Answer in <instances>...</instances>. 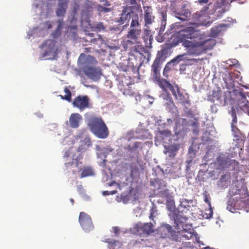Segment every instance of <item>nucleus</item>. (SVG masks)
Listing matches in <instances>:
<instances>
[{"instance_id": "obj_1", "label": "nucleus", "mask_w": 249, "mask_h": 249, "mask_svg": "<svg viewBox=\"0 0 249 249\" xmlns=\"http://www.w3.org/2000/svg\"><path fill=\"white\" fill-rule=\"evenodd\" d=\"M178 43H181L188 54L198 56L212 50L216 44L214 39H206L199 30L192 26H181L178 32Z\"/></svg>"}, {"instance_id": "obj_2", "label": "nucleus", "mask_w": 249, "mask_h": 249, "mask_svg": "<svg viewBox=\"0 0 249 249\" xmlns=\"http://www.w3.org/2000/svg\"><path fill=\"white\" fill-rule=\"evenodd\" d=\"M141 33L139 20H138L137 17H134L131 21L130 28L126 35L128 39L124 41L123 46L126 51H128V64L135 70L138 69L139 66L137 54H141L144 49L139 39Z\"/></svg>"}, {"instance_id": "obj_3", "label": "nucleus", "mask_w": 249, "mask_h": 249, "mask_svg": "<svg viewBox=\"0 0 249 249\" xmlns=\"http://www.w3.org/2000/svg\"><path fill=\"white\" fill-rule=\"evenodd\" d=\"M88 126L90 131L100 139H106L109 135L108 129L101 117L91 115L88 118Z\"/></svg>"}, {"instance_id": "obj_4", "label": "nucleus", "mask_w": 249, "mask_h": 249, "mask_svg": "<svg viewBox=\"0 0 249 249\" xmlns=\"http://www.w3.org/2000/svg\"><path fill=\"white\" fill-rule=\"evenodd\" d=\"M167 206L171 211L169 214V216L174 219L175 223L177 226H181L183 229H184V226L186 225L188 218L186 216H182L178 213V211L175 209L174 203L172 201L168 202Z\"/></svg>"}, {"instance_id": "obj_5", "label": "nucleus", "mask_w": 249, "mask_h": 249, "mask_svg": "<svg viewBox=\"0 0 249 249\" xmlns=\"http://www.w3.org/2000/svg\"><path fill=\"white\" fill-rule=\"evenodd\" d=\"M79 222L82 229L86 232L94 229V225L91 217L87 213L82 212L79 216Z\"/></svg>"}, {"instance_id": "obj_6", "label": "nucleus", "mask_w": 249, "mask_h": 249, "mask_svg": "<svg viewBox=\"0 0 249 249\" xmlns=\"http://www.w3.org/2000/svg\"><path fill=\"white\" fill-rule=\"evenodd\" d=\"M83 157L79 154L76 159H72L71 162L65 163L66 169L73 174H77L82 170L83 163L79 160L82 159Z\"/></svg>"}, {"instance_id": "obj_7", "label": "nucleus", "mask_w": 249, "mask_h": 249, "mask_svg": "<svg viewBox=\"0 0 249 249\" xmlns=\"http://www.w3.org/2000/svg\"><path fill=\"white\" fill-rule=\"evenodd\" d=\"M134 17H137L138 20H139L138 14L126 7L123 10L120 17L116 22L118 25H123L125 23H127L130 19L132 21Z\"/></svg>"}, {"instance_id": "obj_8", "label": "nucleus", "mask_w": 249, "mask_h": 249, "mask_svg": "<svg viewBox=\"0 0 249 249\" xmlns=\"http://www.w3.org/2000/svg\"><path fill=\"white\" fill-rule=\"evenodd\" d=\"M154 225L151 223H142L139 222L135 225L134 227L135 230L140 235H149L154 232Z\"/></svg>"}, {"instance_id": "obj_9", "label": "nucleus", "mask_w": 249, "mask_h": 249, "mask_svg": "<svg viewBox=\"0 0 249 249\" xmlns=\"http://www.w3.org/2000/svg\"><path fill=\"white\" fill-rule=\"evenodd\" d=\"M164 60L163 53L162 52L161 53H158L151 66L152 71L153 72V76L156 79H158L160 75V65Z\"/></svg>"}, {"instance_id": "obj_10", "label": "nucleus", "mask_w": 249, "mask_h": 249, "mask_svg": "<svg viewBox=\"0 0 249 249\" xmlns=\"http://www.w3.org/2000/svg\"><path fill=\"white\" fill-rule=\"evenodd\" d=\"M72 105L80 109V111L84 110L89 107V99L87 96H77L72 102Z\"/></svg>"}, {"instance_id": "obj_11", "label": "nucleus", "mask_w": 249, "mask_h": 249, "mask_svg": "<svg viewBox=\"0 0 249 249\" xmlns=\"http://www.w3.org/2000/svg\"><path fill=\"white\" fill-rule=\"evenodd\" d=\"M78 62L82 66L83 70L87 67H91L90 65H94L97 63V61L93 56L90 55L86 56L84 53L80 55Z\"/></svg>"}, {"instance_id": "obj_12", "label": "nucleus", "mask_w": 249, "mask_h": 249, "mask_svg": "<svg viewBox=\"0 0 249 249\" xmlns=\"http://www.w3.org/2000/svg\"><path fill=\"white\" fill-rule=\"evenodd\" d=\"M83 71L86 75L94 80L99 79L101 75V71L100 70L92 67L86 68Z\"/></svg>"}, {"instance_id": "obj_13", "label": "nucleus", "mask_w": 249, "mask_h": 249, "mask_svg": "<svg viewBox=\"0 0 249 249\" xmlns=\"http://www.w3.org/2000/svg\"><path fill=\"white\" fill-rule=\"evenodd\" d=\"M144 25L147 26L154 21L155 17L153 15V10L150 6H143Z\"/></svg>"}, {"instance_id": "obj_14", "label": "nucleus", "mask_w": 249, "mask_h": 249, "mask_svg": "<svg viewBox=\"0 0 249 249\" xmlns=\"http://www.w3.org/2000/svg\"><path fill=\"white\" fill-rule=\"evenodd\" d=\"M55 43L56 42L52 39L47 40L43 43L42 46L46 47V50L44 52L42 57L50 55L54 52Z\"/></svg>"}, {"instance_id": "obj_15", "label": "nucleus", "mask_w": 249, "mask_h": 249, "mask_svg": "<svg viewBox=\"0 0 249 249\" xmlns=\"http://www.w3.org/2000/svg\"><path fill=\"white\" fill-rule=\"evenodd\" d=\"M82 120V117L79 113H72L69 118L70 125L72 128H78Z\"/></svg>"}, {"instance_id": "obj_16", "label": "nucleus", "mask_w": 249, "mask_h": 249, "mask_svg": "<svg viewBox=\"0 0 249 249\" xmlns=\"http://www.w3.org/2000/svg\"><path fill=\"white\" fill-rule=\"evenodd\" d=\"M177 18L178 19L184 21L187 20L190 17L191 13L188 9L186 8L185 6L183 5L182 8L177 12Z\"/></svg>"}, {"instance_id": "obj_17", "label": "nucleus", "mask_w": 249, "mask_h": 249, "mask_svg": "<svg viewBox=\"0 0 249 249\" xmlns=\"http://www.w3.org/2000/svg\"><path fill=\"white\" fill-rule=\"evenodd\" d=\"M68 0H59L58 8L56 11L57 16H64L67 8Z\"/></svg>"}, {"instance_id": "obj_18", "label": "nucleus", "mask_w": 249, "mask_h": 249, "mask_svg": "<svg viewBox=\"0 0 249 249\" xmlns=\"http://www.w3.org/2000/svg\"><path fill=\"white\" fill-rule=\"evenodd\" d=\"M221 91L217 89L216 90H213L212 93L208 96V100L211 102L214 103L215 101L221 102Z\"/></svg>"}, {"instance_id": "obj_19", "label": "nucleus", "mask_w": 249, "mask_h": 249, "mask_svg": "<svg viewBox=\"0 0 249 249\" xmlns=\"http://www.w3.org/2000/svg\"><path fill=\"white\" fill-rule=\"evenodd\" d=\"M179 147L180 145L178 143H174L164 146V148L166 150V153L170 154V156L173 157L176 155V153L179 150Z\"/></svg>"}, {"instance_id": "obj_20", "label": "nucleus", "mask_w": 249, "mask_h": 249, "mask_svg": "<svg viewBox=\"0 0 249 249\" xmlns=\"http://www.w3.org/2000/svg\"><path fill=\"white\" fill-rule=\"evenodd\" d=\"M92 145L90 139L87 137L80 142V144L78 148L79 152H83L90 147Z\"/></svg>"}, {"instance_id": "obj_21", "label": "nucleus", "mask_w": 249, "mask_h": 249, "mask_svg": "<svg viewBox=\"0 0 249 249\" xmlns=\"http://www.w3.org/2000/svg\"><path fill=\"white\" fill-rule=\"evenodd\" d=\"M180 123L182 125L185 126L187 124V121L184 118H179L177 119L174 129V131L176 135H178L181 132V129L180 128Z\"/></svg>"}, {"instance_id": "obj_22", "label": "nucleus", "mask_w": 249, "mask_h": 249, "mask_svg": "<svg viewBox=\"0 0 249 249\" xmlns=\"http://www.w3.org/2000/svg\"><path fill=\"white\" fill-rule=\"evenodd\" d=\"M186 95H187V94H186ZM187 96V98H186V95L181 93L179 89V91L178 92L177 95L175 96V98L179 103L185 105L190 104V101L188 99L189 97L188 96Z\"/></svg>"}, {"instance_id": "obj_23", "label": "nucleus", "mask_w": 249, "mask_h": 249, "mask_svg": "<svg viewBox=\"0 0 249 249\" xmlns=\"http://www.w3.org/2000/svg\"><path fill=\"white\" fill-rule=\"evenodd\" d=\"M240 98L239 99V105L243 110H245L249 107V101L246 99V96L244 93L240 91L239 92Z\"/></svg>"}, {"instance_id": "obj_24", "label": "nucleus", "mask_w": 249, "mask_h": 249, "mask_svg": "<svg viewBox=\"0 0 249 249\" xmlns=\"http://www.w3.org/2000/svg\"><path fill=\"white\" fill-rule=\"evenodd\" d=\"M231 131L233 133L234 140L237 142L243 141L244 136L236 125H231Z\"/></svg>"}, {"instance_id": "obj_25", "label": "nucleus", "mask_w": 249, "mask_h": 249, "mask_svg": "<svg viewBox=\"0 0 249 249\" xmlns=\"http://www.w3.org/2000/svg\"><path fill=\"white\" fill-rule=\"evenodd\" d=\"M142 39L145 43V47H150L152 44V35L150 32L148 30H145L144 31V35L142 36Z\"/></svg>"}, {"instance_id": "obj_26", "label": "nucleus", "mask_w": 249, "mask_h": 249, "mask_svg": "<svg viewBox=\"0 0 249 249\" xmlns=\"http://www.w3.org/2000/svg\"><path fill=\"white\" fill-rule=\"evenodd\" d=\"M57 26L56 29L54 31L52 35L55 38L58 37L61 34V31L64 26V21L63 19H59L57 21Z\"/></svg>"}, {"instance_id": "obj_27", "label": "nucleus", "mask_w": 249, "mask_h": 249, "mask_svg": "<svg viewBox=\"0 0 249 249\" xmlns=\"http://www.w3.org/2000/svg\"><path fill=\"white\" fill-rule=\"evenodd\" d=\"M80 172V178H83L94 175L92 168L89 167H84L83 166L82 170Z\"/></svg>"}, {"instance_id": "obj_28", "label": "nucleus", "mask_w": 249, "mask_h": 249, "mask_svg": "<svg viewBox=\"0 0 249 249\" xmlns=\"http://www.w3.org/2000/svg\"><path fill=\"white\" fill-rule=\"evenodd\" d=\"M186 56L187 54L186 53L179 54L173 58L170 62H168V64H170L172 63H175L177 64L179 63L181 61L188 60Z\"/></svg>"}, {"instance_id": "obj_29", "label": "nucleus", "mask_w": 249, "mask_h": 249, "mask_svg": "<svg viewBox=\"0 0 249 249\" xmlns=\"http://www.w3.org/2000/svg\"><path fill=\"white\" fill-rule=\"evenodd\" d=\"M158 133L159 134V137L161 138L162 140L169 138L172 135L171 131L169 130H159Z\"/></svg>"}, {"instance_id": "obj_30", "label": "nucleus", "mask_w": 249, "mask_h": 249, "mask_svg": "<svg viewBox=\"0 0 249 249\" xmlns=\"http://www.w3.org/2000/svg\"><path fill=\"white\" fill-rule=\"evenodd\" d=\"M171 85V84L164 79H162L159 81V86L165 92L167 91L166 89L169 88Z\"/></svg>"}, {"instance_id": "obj_31", "label": "nucleus", "mask_w": 249, "mask_h": 249, "mask_svg": "<svg viewBox=\"0 0 249 249\" xmlns=\"http://www.w3.org/2000/svg\"><path fill=\"white\" fill-rule=\"evenodd\" d=\"M64 92L66 93L65 96L60 95L61 99L66 100L67 101L70 102L71 100V91L68 89L67 87H65L64 89Z\"/></svg>"}, {"instance_id": "obj_32", "label": "nucleus", "mask_w": 249, "mask_h": 249, "mask_svg": "<svg viewBox=\"0 0 249 249\" xmlns=\"http://www.w3.org/2000/svg\"><path fill=\"white\" fill-rule=\"evenodd\" d=\"M221 32V26H217L213 28L211 30L210 36L212 37H216Z\"/></svg>"}, {"instance_id": "obj_33", "label": "nucleus", "mask_w": 249, "mask_h": 249, "mask_svg": "<svg viewBox=\"0 0 249 249\" xmlns=\"http://www.w3.org/2000/svg\"><path fill=\"white\" fill-rule=\"evenodd\" d=\"M157 214V210L155 206L153 205L150 210V214L149 218L154 220V218L156 217Z\"/></svg>"}, {"instance_id": "obj_34", "label": "nucleus", "mask_w": 249, "mask_h": 249, "mask_svg": "<svg viewBox=\"0 0 249 249\" xmlns=\"http://www.w3.org/2000/svg\"><path fill=\"white\" fill-rule=\"evenodd\" d=\"M168 89H169L171 90V91L172 93V94L174 95V97L176 95L175 94V92H178L179 90L180 89L178 85H173L172 84L171 85V86H170V87Z\"/></svg>"}, {"instance_id": "obj_35", "label": "nucleus", "mask_w": 249, "mask_h": 249, "mask_svg": "<svg viewBox=\"0 0 249 249\" xmlns=\"http://www.w3.org/2000/svg\"><path fill=\"white\" fill-rule=\"evenodd\" d=\"M231 116L232 118L231 125H235L237 124V119L235 109L232 107L231 109Z\"/></svg>"}, {"instance_id": "obj_36", "label": "nucleus", "mask_w": 249, "mask_h": 249, "mask_svg": "<svg viewBox=\"0 0 249 249\" xmlns=\"http://www.w3.org/2000/svg\"><path fill=\"white\" fill-rule=\"evenodd\" d=\"M94 31H100L101 30H105V27L102 23L99 22L96 24L93 27Z\"/></svg>"}, {"instance_id": "obj_37", "label": "nucleus", "mask_w": 249, "mask_h": 249, "mask_svg": "<svg viewBox=\"0 0 249 249\" xmlns=\"http://www.w3.org/2000/svg\"><path fill=\"white\" fill-rule=\"evenodd\" d=\"M204 201L205 203H207L208 204V206L209 207H210V209H209V212H210V213H209V215H210V217H212V215H213V211H212V207H211V202L208 198V197L207 196V195H205V197H204Z\"/></svg>"}, {"instance_id": "obj_38", "label": "nucleus", "mask_w": 249, "mask_h": 249, "mask_svg": "<svg viewBox=\"0 0 249 249\" xmlns=\"http://www.w3.org/2000/svg\"><path fill=\"white\" fill-rule=\"evenodd\" d=\"M225 76L227 77H223V79L225 81V83L226 85L231 84L233 82V80L232 78L231 77V75L230 74H228V75H227V74L225 75Z\"/></svg>"}, {"instance_id": "obj_39", "label": "nucleus", "mask_w": 249, "mask_h": 249, "mask_svg": "<svg viewBox=\"0 0 249 249\" xmlns=\"http://www.w3.org/2000/svg\"><path fill=\"white\" fill-rule=\"evenodd\" d=\"M217 161L219 164L223 168L225 167L226 166V160L220 157L217 158Z\"/></svg>"}, {"instance_id": "obj_40", "label": "nucleus", "mask_w": 249, "mask_h": 249, "mask_svg": "<svg viewBox=\"0 0 249 249\" xmlns=\"http://www.w3.org/2000/svg\"><path fill=\"white\" fill-rule=\"evenodd\" d=\"M165 92L166 93V94L164 95L163 99L167 101H168L169 102L173 103V101L170 94L169 93L168 91Z\"/></svg>"}, {"instance_id": "obj_41", "label": "nucleus", "mask_w": 249, "mask_h": 249, "mask_svg": "<svg viewBox=\"0 0 249 249\" xmlns=\"http://www.w3.org/2000/svg\"><path fill=\"white\" fill-rule=\"evenodd\" d=\"M125 2L127 4V6H133L136 3V0H125Z\"/></svg>"}, {"instance_id": "obj_42", "label": "nucleus", "mask_w": 249, "mask_h": 249, "mask_svg": "<svg viewBox=\"0 0 249 249\" xmlns=\"http://www.w3.org/2000/svg\"><path fill=\"white\" fill-rule=\"evenodd\" d=\"M190 125L193 126L194 128H197L198 126V122L195 119V120L191 122Z\"/></svg>"}, {"instance_id": "obj_43", "label": "nucleus", "mask_w": 249, "mask_h": 249, "mask_svg": "<svg viewBox=\"0 0 249 249\" xmlns=\"http://www.w3.org/2000/svg\"><path fill=\"white\" fill-rule=\"evenodd\" d=\"M164 227L169 233H171L172 232V227L170 225L168 224H166Z\"/></svg>"}, {"instance_id": "obj_44", "label": "nucleus", "mask_w": 249, "mask_h": 249, "mask_svg": "<svg viewBox=\"0 0 249 249\" xmlns=\"http://www.w3.org/2000/svg\"><path fill=\"white\" fill-rule=\"evenodd\" d=\"M161 15H162V24L164 23H165L166 22V14L163 12H162L161 13Z\"/></svg>"}, {"instance_id": "obj_45", "label": "nucleus", "mask_w": 249, "mask_h": 249, "mask_svg": "<svg viewBox=\"0 0 249 249\" xmlns=\"http://www.w3.org/2000/svg\"><path fill=\"white\" fill-rule=\"evenodd\" d=\"M141 143L140 142H136L134 143V145L132 147V150H134L137 148L140 145Z\"/></svg>"}, {"instance_id": "obj_46", "label": "nucleus", "mask_w": 249, "mask_h": 249, "mask_svg": "<svg viewBox=\"0 0 249 249\" xmlns=\"http://www.w3.org/2000/svg\"><path fill=\"white\" fill-rule=\"evenodd\" d=\"M115 193H116V191H112V192H111V193H109L107 191H105L103 192V195L104 196H107V195H109L110 194H112V195L114 194H115Z\"/></svg>"}, {"instance_id": "obj_47", "label": "nucleus", "mask_w": 249, "mask_h": 249, "mask_svg": "<svg viewBox=\"0 0 249 249\" xmlns=\"http://www.w3.org/2000/svg\"><path fill=\"white\" fill-rule=\"evenodd\" d=\"M113 231L116 234H117L119 231V229L117 227H114L113 228Z\"/></svg>"}, {"instance_id": "obj_48", "label": "nucleus", "mask_w": 249, "mask_h": 249, "mask_svg": "<svg viewBox=\"0 0 249 249\" xmlns=\"http://www.w3.org/2000/svg\"><path fill=\"white\" fill-rule=\"evenodd\" d=\"M71 156V152L70 151H66L64 154V158H68Z\"/></svg>"}, {"instance_id": "obj_49", "label": "nucleus", "mask_w": 249, "mask_h": 249, "mask_svg": "<svg viewBox=\"0 0 249 249\" xmlns=\"http://www.w3.org/2000/svg\"><path fill=\"white\" fill-rule=\"evenodd\" d=\"M101 8H102V9L101 10V11H104L105 12H108L110 10V9L107 8L102 7Z\"/></svg>"}, {"instance_id": "obj_50", "label": "nucleus", "mask_w": 249, "mask_h": 249, "mask_svg": "<svg viewBox=\"0 0 249 249\" xmlns=\"http://www.w3.org/2000/svg\"><path fill=\"white\" fill-rule=\"evenodd\" d=\"M209 0H199L198 2L199 3H207L208 2Z\"/></svg>"}, {"instance_id": "obj_51", "label": "nucleus", "mask_w": 249, "mask_h": 249, "mask_svg": "<svg viewBox=\"0 0 249 249\" xmlns=\"http://www.w3.org/2000/svg\"><path fill=\"white\" fill-rule=\"evenodd\" d=\"M167 123L169 124H172L173 123V121L172 119H167Z\"/></svg>"}, {"instance_id": "obj_52", "label": "nucleus", "mask_w": 249, "mask_h": 249, "mask_svg": "<svg viewBox=\"0 0 249 249\" xmlns=\"http://www.w3.org/2000/svg\"><path fill=\"white\" fill-rule=\"evenodd\" d=\"M227 209L228 210H229L230 211H231V205H230L229 203H228V204L227 206Z\"/></svg>"}, {"instance_id": "obj_53", "label": "nucleus", "mask_w": 249, "mask_h": 249, "mask_svg": "<svg viewBox=\"0 0 249 249\" xmlns=\"http://www.w3.org/2000/svg\"><path fill=\"white\" fill-rule=\"evenodd\" d=\"M237 62V61L236 59H233V62H232L233 65H235Z\"/></svg>"}, {"instance_id": "obj_54", "label": "nucleus", "mask_w": 249, "mask_h": 249, "mask_svg": "<svg viewBox=\"0 0 249 249\" xmlns=\"http://www.w3.org/2000/svg\"><path fill=\"white\" fill-rule=\"evenodd\" d=\"M191 60L194 61L195 63H197L198 62L197 60L196 59H191Z\"/></svg>"}, {"instance_id": "obj_55", "label": "nucleus", "mask_w": 249, "mask_h": 249, "mask_svg": "<svg viewBox=\"0 0 249 249\" xmlns=\"http://www.w3.org/2000/svg\"><path fill=\"white\" fill-rule=\"evenodd\" d=\"M245 111H247V112H248V115H249V107L248 108H247L245 110H244Z\"/></svg>"}, {"instance_id": "obj_56", "label": "nucleus", "mask_w": 249, "mask_h": 249, "mask_svg": "<svg viewBox=\"0 0 249 249\" xmlns=\"http://www.w3.org/2000/svg\"><path fill=\"white\" fill-rule=\"evenodd\" d=\"M89 48H85V50H86V52H89Z\"/></svg>"}, {"instance_id": "obj_57", "label": "nucleus", "mask_w": 249, "mask_h": 249, "mask_svg": "<svg viewBox=\"0 0 249 249\" xmlns=\"http://www.w3.org/2000/svg\"><path fill=\"white\" fill-rule=\"evenodd\" d=\"M70 201L71 202L72 204H73V203H74V200H73V199L71 198L70 199Z\"/></svg>"}, {"instance_id": "obj_58", "label": "nucleus", "mask_w": 249, "mask_h": 249, "mask_svg": "<svg viewBox=\"0 0 249 249\" xmlns=\"http://www.w3.org/2000/svg\"><path fill=\"white\" fill-rule=\"evenodd\" d=\"M204 249H214L213 248H211L209 247H207L204 248Z\"/></svg>"}, {"instance_id": "obj_59", "label": "nucleus", "mask_w": 249, "mask_h": 249, "mask_svg": "<svg viewBox=\"0 0 249 249\" xmlns=\"http://www.w3.org/2000/svg\"><path fill=\"white\" fill-rule=\"evenodd\" d=\"M52 28V25L51 24H49L48 25V28Z\"/></svg>"}, {"instance_id": "obj_60", "label": "nucleus", "mask_w": 249, "mask_h": 249, "mask_svg": "<svg viewBox=\"0 0 249 249\" xmlns=\"http://www.w3.org/2000/svg\"><path fill=\"white\" fill-rule=\"evenodd\" d=\"M71 28H73V29H76V27H75V26L71 27Z\"/></svg>"}, {"instance_id": "obj_61", "label": "nucleus", "mask_w": 249, "mask_h": 249, "mask_svg": "<svg viewBox=\"0 0 249 249\" xmlns=\"http://www.w3.org/2000/svg\"><path fill=\"white\" fill-rule=\"evenodd\" d=\"M175 94H176V95H177L178 92H175Z\"/></svg>"}]
</instances>
